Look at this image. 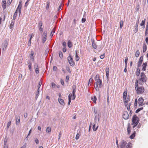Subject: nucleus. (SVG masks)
I'll return each instance as SVG.
<instances>
[{
  "label": "nucleus",
  "instance_id": "obj_1",
  "mask_svg": "<svg viewBox=\"0 0 148 148\" xmlns=\"http://www.w3.org/2000/svg\"><path fill=\"white\" fill-rule=\"evenodd\" d=\"M135 87L137 94L140 95L144 92V89L143 86H138V82L137 79H136V81Z\"/></svg>",
  "mask_w": 148,
  "mask_h": 148
},
{
  "label": "nucleus",
  "instance_id": "obj_52",
  "mask_svg": "<svg viewBox=\"0 0 148 148\" xmlns=\"http://www.w3.org/2000/svg\"><path fill=\"white\" fill-rule=\"evenodd\" d=\"M66 69L69 73H71V71L69 67H66Z\"/></svg>",
  "mask_w": 148,
  "mask_h": 148
},
{
  "label": "nucleus",
  "instance_id": "obj_13",
  "mask_svg": "<svg viewBox=\"0 0 148 148\" xmlns=\"http://www.w3.org/2000/svg\"><path fill=\"white\" fill-rule=\"evenodd\" d=\"M58 101L59 103L61 105H64L65 104L64 102V100L61 98H58Z\"/></svg>",
  "mask_w": 148,
  "mask_h": 148
},
{
  "label": "nucleus",
  "instance_id": "obj_54",
  "mask_svg": "<svg viewBox=\"0 0 148 148\" xmlns=\"http://www.w3.org/2000/svg\"><path fill=\"white\" fill-rule=\"evenodd\" d=\"M35 72L36 73L38 74L39 73V71L38 70V68L34 69Z\"/></svg>",
  "mask_w": 148,
  "mask_h": 148
},
{
  "label": "nucleus",
  "instance_id": "obj_35",
  "mask_svg": "<svg viewBox=\"0 0 148 148\" xmlns=\"http://www.w3.org/2000/svg\"><path fill=\"white\" fill-rule=\"evenodd\" d=\"M147 49V46L145 45H143V52H145Z\"/></svg>",
  "mask_w": 148,
  "mask_h": 148
},
{
  "label": "nucleus",
  "instance_id": "obj_61",
  "mask_svg": "<svg viewBox=\"0 0 148 148\" xmlns=\"http://www.w3.org/2000/svg\"><path fill=\"white\" fill-rule=\"evenodd\" d=\"M62 45L64 47H66V42H64L62 43Z\"/></svg>",
  "mask_w": 148,
  "mask_h": 148
},
{
  "label": "nucleus",
  "instance_id": "obj_2",
  "mask_svg": "<svg viewBox=\"0 0 148 148\" xmlns=\"http://www.w3.org/2000/svg\"><path fill=\"white\" fill-rule=\"evenodd\" d=\"M95 79L96 81V84H98L99 88H101L102 86V82L101 80L100 79L99 75L97 74L95 76Z\"/></svg>",
  "mask_w": 148,
  "mask_h": 148
},
{
  "label": "nucleus",
  "instance_id": "obj_18",
  "mask_svg": "<svg viewBox=\"0 0 148 148\" xmlns=\"http://www.w3.org/2000/svg\"><path fill=\"white\" fill-rule=\"evenodd\" d=\"M127 91H125L123 94V97L124 100H126L127 97Z\"/></svg>",
  "mask_w": 148,
  "mask_h": 148
},
{
  "label": "nucleus",
  "instance_id": "obj_4",
  "mask_svg": "<svg viewBox=\"0 0 148 148\" xmlns=\"http://www.w3.org/2000/svg\"><path fill=\"white\" fill-rule=\"evenodd\" d=\"M67 60L70 65L73 66L75 65V63L73 61L72 56L70 55L67 57Z\"/></svg>",
  "mask_w": 148,
  "mask_h": 148
},
{
  "label": "nucleus",
  "instance_id": "obj_63",
  "mask_svg": "<svg viewBox=\"0 0 148 148\" xmlns=\"http://www.w3.org/2000/svg\"><path fill=\"white\" fill-rule=\"evenodd\" d=\"M57 67L56 66H53V70L54 71H56L57 70Z\"/></svg>",
  "mask_w": 148,
  "mask_h": 148
},
{
  "label": "nucleus",
  "instance_id": "obj_48",
  "mask_svg": "<svg viewBox=\"0 0 148 148\" xmlns=\"http://www.w3.org/2000/svg\"><path fill=\"white\" fill-rule=\"evenodd\" d=\"M143 56H141L140 57L138 62H142L143 61Z\"/></svg>",
  "mask_w": 148,
  "mask_h": 148
},
{
  "label": "nucleus",
  "instance_id": "obj_36",
  "mask_svg": "<svg viewBox=\"0 0 148 148\" xmlns=\"http://www.w3.org/2000/svg\"><path fill=\"white\" fill-rule=\"evenodd\" d=\"M127 132L129 134H130L131 132V130H130V126L129 125L127 127Z\"/></svg>",
  "mask_w": 148,
  "mask_h": 148
},
{
  "label": "nucleus",
  "instance_id": "obj_59",
  "mask_svg": "<svg viewBox=\"0 0 148 148\" xmlns=\"http://www.w3.org/2000/svg\"><path fill=\"white\" fill-rule=\"evenodd\" d=\"M137 99H136L135 101V103H134V105L135 107L136 106H137Z\"/></svg>",
  "mask_w": 148,
  "mask_h": 148
},
{
  "label": "nucleus",
  "instance_id": "obj_25",
  "mask_svg": "<svg viewBox=\"0 0 148 148\" xmlns=\"http://www.w3.org/2000/svg\"><path fill=\"white\" fill-rule=\"evenodd\" d=\"M68 46L69 48H71L72 46V44L71 42L69 40L67 43Z\"/></svg>",
  "mask_w": 148,
  "mask_h": 148
},
{
  "label": "nucleus",
  "instance_id": "obj_46",
  "mask_svg": "<svg viewBox=\"0 0 148 148\" xmlns=\"http://www.w3.org/2000/svg\"><path fill=\"white\" fill-rule=\"evenodd\" d=\"M11 121H9L8 123H7V128H8L9 126L11 124Z\"/></svg>",
  "mask_w": 148,
  "mask_h": 148
},
{
  "label": "nucleus",
  "instance_id": "obj_40",
  "mask_svg": "<svg viewBox=\"0 0 148 148\" xmlns=\"http://www.w3.org/2000/svg\"><path fill=\"white\" fill-rule=\"evenodd\" d=\"M143 108L142 107L137 109L136 111L135 112L136 113H138L139 112H140L141 110H143Z\"/></svg>",
  "mask_w": 148,
  "mask_h": 148
},
{
  "label": "nucleus",
  "instance_id": "obj_53",
  "mask_svg": "<svg viewBox=\"0 0 148 148\" xmlns=\"http://www.w3.org/2000/svg\"><path fill=\"white\" fill-rule=\"evenodd\" d=\"M42 42L44 43L47 40V38H42Z\"/></svg>",
  "mask_w": 148,
  "mask_h": 148
},
{
  "label": "nucleus",
  "instance_id": "obj_10",
  "mask_svg": "<svg viewBox=\"0 0 148 148\" xmlns=\"http://www.w3.org/2000/svg\"><path fill=\"white\" fill-rule=\"evenodd\" d=\"M144 101V99L142 97H140L138 99V103L139 106H142L143 105V103Z\"/></svg>",
  "mask_w": 148,
  "mask_h": 148
},
{
  "label": "nucleus",
  "instance_id": "obj_31",
  "mask_svg": "<svg viewBox=\"0 0 148 148\" xmlns=\"http://www.w3.org/2000/svg\"><path fill=\"white\" fill-rule=\"evenodd\" d=\"M123 22L122 20L120 22V29H121L122 28V27H123Z\"/></svg>",
  "mask_w": 148,
  "mask_h": 148
},
{
  "label": "nucleus",
  "instance_id": "obj_37",
  "mask_svg": "<svg viewBox=\"0 0 148 148\" xmlns=\"http://www.w3.org/2000/svg\"><path fill=\"white\" fill-rule=\"evenodd\" d=\"M46 132L47 133H49L51 132V128L49 127H47L46 129Z\"/></svg>",
  "mask_w": 148,
  "mask_h": 148
},
{
  "label": "nucleus",
  "instance_id": "obj_64",
  "mask_svg": "<svg viewBox=\"0 0 148 148\" xmlns=\"http://www.w3.org/2000/svg\"><path fill=\"white\" fill-rule=\"evenodd\" d=\"M56 86V85L53 82L51 83V86L52 88H54Z\"/></svg>",
  "mask_w": 148,
  "mask_h": 148
},
{
  "label": "nucleus",
  "instance_id": "obj_32",
  "mask_svg": "<svg viewBox=\"0 0 148 148\" xmlns=\"http://www.w3.org/2000/svg\"><path fill=\"white\" fill-rule=\"evenodd\" d=\"M47 32L46 31H45L42 35V38H47Z\"/></svg>",
  "mask_w": 148,
  "mask_h": 148
},
{
  "label": "nucleus",
  "instance_id": "obj_27",
  "mask_svg": "<svg viewBox=\"0 0 148 148\" xmlns=\"http://www.w3.org/2000/svg\"><path fill=\"white\" fill-rule=\"evenodd\" d=\"M139 51L138 50H137L135 53V56L136 57H138L139 56Z\"/></svg>",
  "mask_w": 148,
  "mask_h": 148
},
{
  "label": "nucleus",
  "instance_id": "obj_6",
  "mask_svg": "<svg viewBox=\"0 0 148 148\" xmlns=\"http://www.w3.org/2000/svg\"><path fill=\"white\" fill-rule=\"evenodd\" d=\"M138 117L136 115H134L133 116L132 119V122L133 123H138Z\"/></svg>",
  "mask_w": 148,
  "mask_h": 148
},
{
  "label": "nucleus",
  "instance_id": "obj_57",
  "mask_svg": "<svg viewBox=\"0 0 148 148\" xmlns=\"http://www.w3.org/2000/svg\"><path fill=\"white\" fill-rule=\"evenodd\" d=\"M28 67L29 68V69L30 71H31L32 70V64L31 63H29L28 65Z\"/></svg>",
  "mask_w": 148,
  "mask_h": 148
},
{
  "label": "nucleus",
  "instance_id": "obj_23",
  "mask_svg": "<svg viewBox=\"0 0 148 148\" xmlns=\"http://www.w3.org/2000/svg\"><path fill=\"white\" fill-rule=\"evenodd\" d=\"M147 64L146 63H144L142 65L143 68L142 70L143 71H145L146 70V68L147 66Z\"/></svg>",
  "mask_w": 148,
  "mask_h": 148
},
{
  "label": "nucleus",
  "instance_id": "obj_3",
  "mask_svg": "<svg viewBox=\"0 0 148 148\" xmlns=\"http://www.w3.org/2000/svg\"><path fill=\"white\" fill-rule=\"evenodd\" d=\"M141 77L138 79V82L139 84H142L144 82H146L147 81V78L146 75H140Z\"/></svg>",
  "mask_w": 148,
  "mask_h": 148
},
{
  "label": "nucleus",
  "instance_id": "obj_38",
  "mask_svg": "<svg viewBox=\"0 0 148 148\" xmlns=\"http://www.w3.org/2000/svg\"><path fill=\"white\" fill-rule=\"evenodd\" d=\"M50 4V3L49 1H47V6L46 7V9L47 10L49 8V5Z\"/></svg>",
  "mask_w": 148,
  "mask_h": 148
},
{
  "label": "nucleus",
  "instance_id": "obj_14",
  "mask_svg": "<svg viewBox=\"0 0 148 148\" xmlns=\"http://www.w3.org/2000/svg\"><path fill=\"white\" fill-rule=\"evenodd\" d=\"M16 124L17 125H18L20 122V117L19 116H15Z\"/></svg>",
  "mask_w": 148,
  "mask_h": 148
},
{
  "label": "nucleus",
  "instance_id": "obj_9",
  "mask_svg": "<svg viewBox=\"0 0 148 148\" xmlns=\"http://www.w3.org/2000/svg\"><path fill=\"white\" fill-rule=\"evenodd\" d=\"M120 146L121 148H125L126 146V142L124 140H122L120 143Z\"/></svg>",
  "mask_w": 148,
  "mask_h": 148
},
{
  "label": "nucleus",
  "instance_id": "obj_47",
  "mask_svg": "<svg viewBox=\"0 0 148 148\" xmlns=\"http://www.w3.org/2000/svg\"><path fill=\"white\" fill-rule=\"evenodd\" d=\"M34 69L38 68V65L37 64L35 63L34 65Z\"/></svg>",
  "mask_w": 148,
  "mask_h": 148
},
{
  "label": "nucleus",
  "instance_id": "obj_45",
  "mask_svg": "<svg viewBox=\"0 0 148 148\" xmlns=\"http://www.w3.org/2000/svg\"><path fill=\"white\" fill-rule=\"evenodd\" d=\"M29 36H30V38L29 39H30V40H31L32 38L34 36V35L33 33H32L31 34H30L29 35Z\"/></svg>",
  "mask_w": 148,
  "mask_h": 148
},
{
  "label": "nucleus",
  "instance_id": "obj_58",
  "mask_svg": "<svg viewBox=\"0 0 148 148\" xmlns=\"http://www.w3.org/2000/svg\"><path fill=\"white\" fill-rule=\"evenodd\" d=\"M142 63V62H138V68H139V67H140V66Z\"/></svg>",
  "mask_w": 148,
  "mask_h": 148
},
{
  "label": "nucleus",
  "instance_id": "obj_60",
  "mask_svg": "<svg viewBox=\"0 0 148 148\" xmlns=\"http://www.w3.org/2000/svg\"><path fill=\"white\" fill-rule=\"evenodd\" d=\"M31 44V40L29 39L28 43V46H30Z\"/></svg>",
  "mask_w": 148,
  "mask_h": 148
},
{
  "label": "nucleus",
  "instance_id": "obj_7",
  "mask_svg": "<svg viewBox=\"0 0 148 148\" xmlns=\"http://www.w3.org/2000/svg\"><path fill=\"white\" fill-rule=\"evenodd\" d=\"M129 116L128 112L126 111H124L123 114V117L125 119H127L129 118Z\"/></svg>",
  "mask_w": 148,
  "mask_h": 148
},
{
  "label": "nucleus",
  "instance_id": "obj_44",
  "mask_svg": "<svg viewBox=\"0 0 148 148\" xmlns=\"http://www.w3.org/2000/svg\"><path fill=\"white\" fill-rule=\"evenodd\" d=\"M42 84V82H41L40 81L39 82L37 86L38 88V89H39V88H40V86H41Z\"/></svg>",
  "mask_w": 148,
  "mask_h": 148
},
{
  "label": "nucleus",
  "instance_id": "obj_21",
  "mask_svg": "<svg viewBox=\"0 0 148 148\" xmlns=\"http://www.w3.org/2000/svg\"><path fill=\"white\" fill-rule=\"evenodd\" d=\"M106 76L108 79V78L109 77V68H106Z\"/></svg>",
  "mask_w": 148,
  "mask_h": 148
},
{
  "label": "nucleus",
  "instance_id": "obj_43",
  "mask_svg": "<svg viewBox=\"0 0 148 148\" xmlns=\"http://www.w3.org/2000/svg\"><path fill=\"white\" fill-rule=\"evenodd\" d=\"M2 6L3 10L5 9L6 8V4L2 3Z\"/></svg>",
  "mask_w": 148,
  "mask_h": 148
},
{
  "label": "nucleus",
  "instance_id": "obj_39",
  "mask_svg": "<svg viewBox=\"0 0 148 148\" xmlns=\"http://www.w3.org/2000/svg\"><path fill=\"white\" fill-rule=\"evenodd\" d=\"M130 105H131V103H129V104H128V105L127 104V106H125L126 107H127V109L128 110H130Z\"/></svg>",
  "mask_w": 148,
  "mask_h": 148
},
{
  "label": "nucleus",
  "instance_id": "obj_51",
  "mask_svg": "<svg viewBox=\"0 0 148 148\" xmlns=\"http://www.w3.org/2000/svg\"><path fill=\"white\" fill-rule=\"evenodd\" d=\"M59 56L61 58H62L63 57V54H62V53L61 52H59Z\"/></svg>",
  "mask_w": 148,
  "mask_h": 148
},
{
  "label": "nucleus",
  "instance_id": "obj_26",
  "mask_svg": "<svg viewBox=\"0 0 148 148\" xmlns=\"http://www.w3.org/2000/svg\"><path fill=\"white\" fill-rule=\"evenodd\" d=\"M14 21L13 20H12L11 23L10 24V28L12 29L13 28L14 26Z\"/></svg>",
  "mask_w": 148,
  "mask_h": 148
},
{
  "label": "nucleus",
  "instance_id": "obj_17",
  "mask_svg": "<svg viewBox=\"0 0 148 148\" xmlns=\"http://www.w3.org/2000/svg\"><path fill=\"white\" fill-rule=\"evenodd\" d=\"M145 20H143L140 24V25L142 26V28L144 29L145 28Z\"/></svg>",
  "mask_w": 148,
  "mask_h": 148
},
{
  "label": "nucleus",
  "instance_id": "obj_30",
  "mask_svg": "<svg viewBox=\"0 0 148 148\" xmlns=\"http://www.w3.org/2000/svg\"><path fill=\"white\" fill-rule=\"evenodd\" d=\"M93 126V131H95L97 129L98 126H97L96 128L95 127V125L94 124H93L92 125Z\"/></svg>",
  "mask_w": 148,
  "mask_h": 148
},
{
  "label": "nucleus",
  "instance_id": "obj_56",
  "mask_svg": "<svg viewBox=\"0 0 148 148\" xmlns=\"http://www.w3.org/2000/svg\"><path fill=\"white\" fill-rule=\"evenodd\" d=\"M69 79V76H67L66 77V82H68V80Z\"/></svg>",
  "mask_w": 148,
  "mask_h": 148
},
{
  "label": "nucleus",
  "instance_id": "obj_50",
  "mask_svg": "<svg viewBox=\"0 0 148 148\" xmlns=\"http://www.w3.org/2000/svg\"><path fill=\"white\" fill-rule=\"evenodd\" d=\"M105 56V53H103V55H102L100 56V58L101 59H103L104 58Z\"/></svg>",
  "mask_w": 148,
  "mask_h": 148
},
{
  "label": "nucleus",
  "instance_id": "obj_11",
  "mask_svg": "<svg viewBox=\"0 0 148 148\" xmlns=\"http://www.w3.org/2000/svg\"><path fill=\"white\" fill-rule=\"evenodd\" d=\"M42 23L41 21H40L38 23V28L41 32H42L43 31V29L42 28Z\"/></svg>",
  "mask_w": 148,
  "mask_h": 148
},
{
  "label": "nucleus",
  "instance_id": "obj_41",
  "mask_svg": "<svg viewBox=\"0 0 148 148\" xmlns=\"http://www.w3.org/2000/svg\"><path fill=\"white\" fill-rule=\"evenodd\" d=\"M55 32V29L54 28H53V29L51 31V32L50 34V36H51V37L53 35V33H54Z\"/></svg>",
  "mask_w": 148,
  "mask_h": 148
},
{
  "label": "nucleus",
  "instance_id": "obj_20",
  "mask_svg": "<svg viewBox=\"0 0 148 148\" xmlns=\"http://www.w3.org/2000/svg\"><path fill=\"white\" fill-rule=\"evenodd\" d=\"M92 45L94 49H96L97 48V45L95 43L94 41V40H92Z\"/></svg>",
  "mask_w": 148,
  "mask_h": 148
},
{
  "label": "nucleus",
  "instance_id": "obj_19",
  "mask_svg": "<svg viewBox=\"0 0 148 148\" xmlns=\"http://www.w3.org/2000/svg\"><path fill=\"white\" fill-rule=\"evenodd\" d=\"M124 100V104L125 106H127V103L130 101L129 98L127 97V98H126V100Z\"/></svg>",
  "mask_w": 148,
  "mask_h": 148
},
{
  "label": "nucleus",
  "instance_id": "obj_22",
  "mask_svg": "<svg viewBox=\"0 0 148 148\" xmlns=\"http://www.w3.org/2000/svg\"><path fill=\"white\" fill-rule=\"evenodd\" d=\"M18 10H17V9H16L15 12L14 13V16H13V19L14 20L15 19L17 16V14H18L17 11Z\"/></svg>",
  "mask_w": 148,
  "mask_h": 148
},
{
  "label": "nucleus",
  "instance_id": "obj_28",
  "mask_svg": "<svg viewBox=\"0 0 148 148\" xmlns=\"http://www.w3.org/2000/svg\"><path fill=\"white\" fill-rule=\"evenodd\" d=\"M39 89H38L36 93V96L35 97V98L36 99L38 97L39 95Z\"/></svg>",
  "mask_w": 148,
  "mask_h": 148
},
{
  "label": "nucleus",
  "instance_id": "obj_34",
  "mask_svg": "<svg viewBox=\"0 0 148 148\" xmlns=\"http://www.w3.org/2000/svg\"><path fill=\"white\" fill-rule=\"evenodd\" d=\"M135 132L134 131V133L132 134L130 136V138L131 139H132L134 138L135 136Z\"/></svg>",
  "mask_w": 148,
  "mask_h": 148
},
{
  "label": "nucleus",
  "instance_id": "obj_5",
  "mask_svg": "<svg viewBox=\"0 0 148 148\" xmlns=\"http://www.w3.org/2000/svg\"><path fill=\"white\" fill-rule=\"evenodd\" d=\"M8 45V42L6 40H5L4 42L2 43L1 46V48H2V50L3 51L6 50Z\"/></svg>",
  "mask_w": 148,
  "mask_h": 148
},
{
  "label": "nucleus",
  "instance_id": "obj_33",
  "mask_svg": "<svg viewBox=\"0 0 148 148\" xmlns=\"http://www.w3.org/2000/svg\"><path fill=\"white\" fill-rule=\"evenodd\" d=\"M72 96V95L71 93L69 95V96H68L69 101V102H70L71 101Z\"/></svg>",
  "mask_w": 148,
  "mask_h": 148
},
{
  "label": "nucleus",
  "instance_id": "obj_12",
  "mask_svg": "<svg viewBox=\"0 0 148 148\" xmlns=\"http://www.w3.org/2000/svg\"><path fill=\"white\" fill-rule=\"evenodd\" d=\"M139 23V20L137 21L135 27V30L134 32L135 33H136L138 31V24Z\"/></svg>",
  "mask_w": 148,
  "mask_h": 148
},
{
  "label": "nucleus",
  "instance_id": "obj_15",
  "mask_svg": "<svg viewBox=\"0 0 148 148\" xmlns=\"http://www.w3.org/2000/svg\"><path fill=\"white\" fill-rule=\"evenodd\" d=\"M91 99L94 103H96V101L97 100V97L96 96H93L91 98Z\"/></svg>",
  "mask_w": 148,
  "mask_h": 148
},
{
  "label": "nucleus",
  "instance_id": "obj_29",
  "mask_svg": "<svg viewBox=\"0 0 148 148\" xmlns=\"http://www.w3.org/2000/svg\"><path fill=\"white\" fill-rule=\"evenodd\" d=\"M75 58L76 60L77 61H78L79 59V57L77 55L76 51L75 52Z\"/></svg>",
  "mask_w": 148,
  "mask_h": 148
},
{
  "label": "nucleus",
  "instance_id": "obj_42",
  "mask_svg": "<svg viewBox=\"0 0 148 148\" xmlns=\"http://www.w3.org/2000/svg\"><path fill=\"white\" fill-rule=\"evenodd\" d=\"M76 23H73L71 25V27L73 29L76 27Z\"/></svg>",
  "mask_w": 148,
  "mask_h": 148
},
{
  "label": "nucleus",
  "instance_id": "obj_8",
  "mask_svg": "<svg viewBox=\"0 0 148 148\" xmlns=\"http://www.w3.org/2000/svg\"><path fill=\"white\" fill-rule=\"evenodd\" d=\"M22 1H20L19 3V4L18 7L16 9L17 10H18V11L19 12V15H20V14L21 13V7L22 5H21Z\"/></svg>",
  "mask_w": 148,
  "mask_h": 148
},
{
  "label": "nucleus",
  "instance_id": "obj_16",
  "mask_svg": "<svg viewBox=\"0 0 148 148\" xmlns=\"http://www.w3.org/2000/svg\"><path fill=\"white\" fill-rule=\"evenodd\" d=\"M34 54V51H31V53L30 55V57L32 61H34V57H33Z\"/></svg>",
  "mask_w": 148,
  "mask_h": 148
},
{
  "label": "nucleus",
  "instance_id": "obj_55",
  "mask_svg": "<svg viewBox=\"0 0 148 148\" xmlns=\"http://www.w3.org/2000/svg\"><path fill=\"white\" fill-rule=\"evenodd\" d=\"M79 134L77 133V134L76 137H75V139L76 140H77L79 138Z\"/></svg>",
  "mask_w": 148,
  "mask_h": 148
},
{
  "label": "nucleus",
  "instance_id": "obj_49",
  "mask_svg": "<svg viewBox=\"0 0 148 148\" xmlns=\"http://www.w3.org/2000/svg\"><path fill=\"white\" fill-rule=\"evenodd\" d=\"M128 60V58H126L125 60V66H127V61Z\"/></svg>",
  "mask_w": 148,
  "mask_h": 148
},
{
  "label": "nucleus",
  "instance_id": "obj_62",
  "mask_svg": "<svg viewBox=\"0 0 148 148\" xmlns=\"http://www.w3.org/2000/svg\"><path fill=\"white\" fill-rule=\"evenodd\" d=\"M76 90H75L74 89H73V91L72 92V94H72L73 95H75V93L76 92Z\"/></svg>",
  "mask_w": 148,
  "mask_h": 148
},
{
  "label": "nucleus",
  "instance_id": "obj_24",
  "mask_svg": "<svg viewBox=\"0 0 148 148\" xmlns=\"http://www.w3.org/2000/svg\"><path fill=\"white\" fill-rule=\"evenodd\" d=\"M140 72V70L139 68H137V70L136 72V75L137 76H138Z\"/></svg>",
  "mask_w": 148,
  "mask_h": 148
}]
</instances>
